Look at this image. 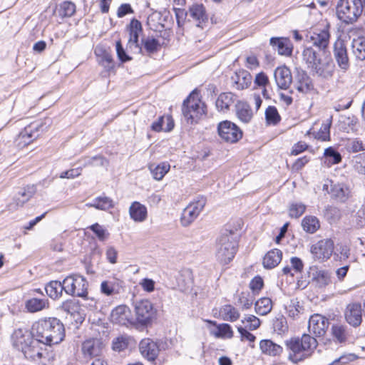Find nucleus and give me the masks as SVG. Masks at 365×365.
I'll use <instances>...</instances> for the list:
<instances>
[{
  "label": "nucleus",
  "mask_w": 365,
  "mask_h": 365,
  "mask_svg": "<svg viewBox=\"0 0 365 365\" xmlns=\"http://www.w3.org/2000/svg\"><path fill=\"white\" fill-rule=\"evenodd\" d=\"M33 335L38 344L52 346L61 343L65 337L63 323L57 318H44L32 324Z\"/></svg>",
  "instance_id": "nucleus-1"
},
{
  "label": "nucleus",
  "mask_w": 365,
  "mask_h": 365,
  "mask_svg": "<svg viewBox=\"0 0 365 365\" xmlns=\"http://www.w3.org/2000/svg\"><path fill=\"white\" fill-rule=\"evenodd\" d=\"M302 59L313 76L328 79L333 76L335 65L326 50L307 47L302 52Z\"/></svg>",
  "instance_id": "nucleus-2"
},
{
  "label": "nucleus",
  "mask_w": 365,
  "mask_h": 365,
  "mask_svg": "<svg viewBox=\"0 0 365 365\" xmlns=\"http://www.w3.org/2000/svg\"><path fill=\"white\" fill-rule=\"evenodd\" d=\"M12 346L22 351L24 356L34 361H39L43 357V349L38 344L33 335V329H16L11 336Z\"/></svg>",
  "instance_id": "nucleus-3"
},
{
  "label": "nucleus",
  "mask_w": 365,
  "mask_h": 365,
  "mask_svg": "<svg viewBox=\"0 0 365 365\" xmlns=\"http://www.w3.org/2000/svg\"><path fill=\"white\" fill-rule=\"evenodd\" d=\"M289 351L288 359L298 364L310 358L318 346L317 340L310 334H304L301 338L294 337L285 341Z\"/></svg>",
  "instance_id": "nucleus-4"
},
{
  "label": "nucleus",
  "mask_w": 365,
  "mask_h": 365,
  "mask_svg": "<svg viewBox=\"0 0 365 365\" xmlns=\"http://www.w3.org/2000/svg\"><path fill=\"white\" fill-rule=\"evenodd\" d=\"M237 249L236 235L232 231L225 230L221 234L216 242L215 256L217 260L222 264H227L232 260Z\"/></svg>",
  "instance_id": "nucleus-5"
},
{
  "label": "nucleus",
  "mask_w": 365,
  "mask_h": 365,
  "mask_svg": "<svg viewBox=\"0 0 365 365\" xmlns=\"http://www.w3.org/2000/svg\"><path fill=\"white\" fill-rule=\"evenodd\" d=\"M362 11L361 0H339L336 6V14L339 19L346 24L356 21Z\"/></svg>",
  "instance_id": "nucleus-6"
},
{
  "label": "nucleus",
  "mask_w": 365,
  "mask_h": 365,
  "mask_svg": "<svg viewBox=\"0 0 365 365\" xmlns=\"http://www.w3.org/2000/svg\"><path fill=\"white\" fill-rule=\"evenodd\" d=\"M182 111L187 122L190 123H196L205 114V105L199 98L197 91H192L184 101Z\"/></svg>",
  "instance_id": "nucleus-7"
},
{
  "label": "nucleus",
  "mask_w": 365,
  "mask_h": 365,
  "mask_svg": "<svg viewBox=\"0 0 365 365\" xmlns=\"http://www.w3.org/2000/svg\"><path fill=\"white\" fill-rule=\"evenodd\" d=\"M64 291L66 294L82 298L88 294V282L85 277L79 274H71L63 279Z\"/></svg>",
  "instance_id": "nucleus-8"
},
{
  "label": "nucleus",
  "mask_w": 365,
  "mask_h": 365,
  "mask_svg": "<svg viewBox=\"0 0 365 365\" xmlns=\"http://www.w3.org/2000/svg\"><path fill=\"white\" fill-rule=\"evenodd\" d=\"M206 204L203 197H198L196 201L190 202L183 210L181 224L184 227L189 226L200 215Z\"/></svg>",
  "instance_id": "nucleus-9"
},
{
  "label": "nucleus",
  "mask_w": 365,
  "mask_h": 365,
  "mask_svg": "<svg viewBox=\"0 0 365 365\" xmlns=\"http://www.w3.org/2000/svg\"><path fill=\"white\" fill-rule=\"evenodd\" d=\"M217 130L220 136L227 142L235 143L242 137V130L229 120L221 122L218 125Z\"/></svg>",
  "instance_id": "nucleus-10"
},
{
  "label": "nucleus",
  "mask_w": 365,
  "mask_h": 365,
  "mask_svg": "<svg viewBox=\"0 0 365 365\" xmlns=\"http://www.w3.org/2000/svg\"><path fill=\"white\" fill-rule=\"evenodd\" d=\"M185 14H188L193 20L197 21V26H200V24L207 20V16L205 6L202 4H195L190 6L188 12L185 13L184 10L176 9L175 16L178 26H180V17Z\"/></svg>",
  "instance_id": "nucleus-11"
},
{
  "label": "nucleus",
  "mask_w": 365,
  "mask_h": 365,
  "mask_svg": "<svg viewBox=\"0 0 365 365\" xmlns=\"http://www.w3.org/2000/svg\"><path fill=\"white\" fill-rule=\"evenodd\" d=\"M135 312L137 321L144 325L150 322L155 314L152 303L148 299L137 302L135 304Z\"/></svg>",
  "instance_id": "nucleus-12"
},
{
  "label": "nucleus",
  "mask_w": 365,
  "mask_h": 365,
  "mask_svg": "<svg viewBox=\"0 0 365 365\" xmlns=\"http://www.w3.org/2000/svg\"><path fill=\"white\" fill-rule=\"evenodd\" d=\"M334 251V242L330 239L319 240L311 247V252L315 259L325 261L330 258Z\"/></svg>",
  "instance_id": "nucleus-13"
},
{
  "label": "nucleus",
  "mask_w": 365,
  "mask_h": 365,
  "mask_svg": "<svg viewBox=\"0 0 365 365\" xmlns=\"http://www.w3.org/2000/svg\"><path fill=\"white\" fill-rule=\"evenodd\" d=\"M329 319L319 314H314L309 319L308 329L315 336H323L329 327Z\"/></svg>",
  "instance_id": "nucleus-14"
},
{
  "label": "nucleus",
  "mask_w": 365,
  "mask_h": 365,
  "mask_svg": "<svg viewBox=\"0 0 365 365\" xmlns=\"http://www.w3.org/2000/svg\"><path fill=\"white\" fill-rule=\"evenodd\" d=\"M104 349L103 342L98 339L86 340L81 346L84 358L94 359L102 356Z\"/></svg>",
  "instance_id": "nucleus-15"
},
{
  "label": "nucleus",
  "mask_w": 365,
  "mask_h": 365,
  "mask_svg": "<svg viewBox=\"0 0 365 365\" xmlns=\"http://www.w3.org/2000/svg\"><path fill=\"white\" fill-rule=\"evenodd\" d=\"M100 290L101 294L107 297L118 295L124 291V282L120 279L111 277L101 282Z\"/></svg>",
  "instance_id": "nucleus-16"
},
{
  "label": "nucleus",
  "mask_w": 365,
  "mask_h": 365,
  "mask_svg": "<svg viewBox=\"0 0 365 365\" xmlns=\"http://www.w3.org/2000/svg\"><path fill=\"white\" fill-rule=\"evenodd\" d=\"M346 322L353 327H358L362 322V309L359 302L349 304L344 311Z\"/></svg>",
  "instance_id": "nucleus-17"
},
{
  "label": "nucleus",
  "mask_w": 365,
  "mask_h": 365,
  "mask_svg": "<svg viewBox=\"0 0 365 365\" xmlns=\"http://www.w3.org/2000/svg\"><path fill=\"white\" fill-rule=\"evenodd\" d=\"M334 56L339 67L346 71L349 68V59L344 41L338 39L334 44Z\"/></svg>",
  "instance_id": "nucleus-18"
},
{
  "label": "nucleus",
  "mask_w": 365,
  "mask_h": 365,
  "mask_svg": "<svg viewBox=\"0 0 365 365\" xmlns=\"http://www.w3.org/2000/svg\"><path fill=\"white\" fill-rule=\"evenodd\" d=\"M43 124L42 122L36 121L28 126L19 133L18 139L20 143L27 145L31 143L34 139L39 136V130H43Z\"/></svg>",
  "instance_id": "nucleus-19"
},
{
  "label": "nucleus",
  "mask_w": 365,
  "mask_h": 365,
  "mask_svg": "<svg viewBox=\"0 0 365 365\" xmlns=\"http://www.w3.org/2000/svg\"><path fill=\"white\" fill-rule=\"evenodd\" d=\"M329 29V25H327L323 29H316L313 33L310 34L309 42L317 47V50H326L327 48L330 38Z\"/></svg>",
  "instance_id": "nucleus-20"
},
{
  "label": "nucleus",
  "mask_w": 365,
  "mask_h": 365,
  "mask_svg": "<svg viewBox=\"0 0 365 365\" xmlns=\"http://www.w3.org/2000/svg\"><path fill=\"white\" fill-rule=\"evenodd\" d=\"M110 320L113 324L127 326L131 323L130 309L125 305L118 306L112 311Z\"/></svg>",
  "instance_id": "nucleus-21"
},
{
  "label": "nucleus",
  "mask_w": 365,
  "mask_h": 365,
  "mask_svg": "<svg viewBox=\"0 0 365 365\" xmlns=\"http://www.w3.org/2000/svg\"><path fill=\"white\" fill-rule=\"evenodd\" d=\"M295 88L303 94L310 93L314 90L312 80L304 71H298L295 77Z\"/></svg>",
  "instance_id": "nucleus-22"
},
{
  "label": "nucleus",
  "mask_w": 365,
  "mask_h": 365,
  "mask_svg": "<svg viewBox=\"0 0 365 365\" xmlns=\"http://www.w3.org/2000/svg\"><path fill=\"white\" fill-rule=\"evenodd\" d=\"M275 82L280 89H287L292 82L290 70L287 66H280L274 73Z\"/></svg>",
  "instance_id": "nucleus-23"
},
{
  "label": "nucleus",
  "mask_w": 365,
  "mask_h": 365,
  "mask_svg": "<svg viewBox=\"0 0 365 365\" xmlns=\"http://www.w3.org/2000/svg\"><path fill=\"white\" fill-rule=\"evenodd\" d=\"M139 350L141 354L149 361L155 360L159 353L158 346L150 339H144L140 341Z\"/></svg>",
  "instance_id": "nucleus-24"
},
{
  "label": "nucleus",
  "mask_w": 365,
  "mask_h": 365,
  "mask_svg": "<svg viewBox=\"0 0 365 365\" xmlns=\"http://www.w3.org/2000/svg\"><path fill=\"white\" fill-rule=\"evenodd\" d=\"M129 39H128V45L130 47H132L133 45L136 48H138L139 53H143V48L138 43L139 34L142 32V25L141 23L133 19L131 20L129 26Z\"/></svg>",
  "instance_id": "nucleus-25"
},
{
  "label": "nucleus",
  "mask_w": 365,
  "mask_h": 365,
  "mask_svg": "<svg viewBox=\"0 0 365 365\" xmlns=\"http://www.w3.org/2000/svg\"><path fill=\"white\" fill-rule=\"evenodd\" d=\"M237 96L232 92L222 93L216 100L217 109L222 113H227L231 106L237 103Z\"/></svg>",
  "instance_id": "nucleus-26"
},
{
  "label": "nucleus",
  "mask_w": 365,
  "mask_h": 365,
  "mask_svg": "<svg viewBox=\"0 0 365 365\" xmlns=\"http://www.w3.org/2000/svg\"><path fill=\"white\" fill-rule=\"evenodd\" d=\"M251 74L245 70H240L235 72L232 77L233 87L237 90H244L247 88L252 83Z\"/></svg>",
  "instance_id": "nucleus-27"
},
{
  "label": "nucleus",
  "mask_w": 365,
  "mask_h": 365,
  "mask_svg": "<svg viewBox=\"0 0 365 365\" xmlns=\"http://www.w3.org/2000/svg\"><path fill=\"white\" fill-rule=\"evenodd\" d=\"M269 43L279 54L283 56H290L292 54V47L288 38L272 37L270 38Z\"/></svg>",
  "instance_id": "nucleus-28"
},
{
  "label": "nucleus",
  "mask_w": 365,
  "mask_h": 365,
  "mask_svg": "<svg viewBox=\"0 0 365 365\" xmlns=\"http://www.w3.org/2000/svg\"><path fill=\"white\" fill-rule=\"evenodd\" d=\"M48 301L45 297L43 298L32 297L25 302V308L30 313L42 311L48 308Z\"/></svg>",
  "instance_id": "nucleus-29"
},
{
  "label": "nucleus",
  "mask_w": 365,
  "mask_h": 365,
  "mask_svg": "<svg viewBox=\"0 0 365 365\" xmlns=\"http://www.w3.org/2000/svg\"><path fill=\"white\" fill-rule=\"evenodd\" d=\"M76 6L70 1H64L57 5L54 10V14L61 19L70 18L76 13Z\"/></svg>",
  "instance_id": "nucleus-30"
},
{
  "label": "nucleus",
  "mask_w": 365,
  "mask_h": 365,
  "mask_svg": "<svg viewBox=\"0 0 365 365\" xmlns=\"http://www.w3.org/2000/svg\"><path fill=\"white\" fill-rule=\"evenodd\" d=\"M312 275L313 283L319 288H324L331 282V276L328 271L312 269Z\"/></svg>",
  "instance_id": "nucleus-31"
},
{
  "label": "nucleus",
  "mask_w": 365,
  "mask_h": 365,
  "mask_svg": "<svg viewBox=\"0 0 365 365\" xmlns=\"http://www.w3.org/2000/svg\"><path fill=\"white\" fill-rule=\"evenodd\" d=\"M282 252L278 249L269 251L263 258V266L266 269H272L281 262Z\"/></svg>",
  "instance_id": "nucleus-32"
},
{
  "label": "nucleus",
  "mask_w": 365,
  "mask_h": 365,
  "mask_svg": "<svg viewBox=\"0 0 365 365\" xmlns=\"http://www.w3.org/2000/svg\"><path fill=\"white\" fill-rule=\"evenodd\" d=\"M131 219L135 222H143L147 218V208L138 202H134L129 208Z\"/></svg>",
  "instance_id": "nucleus-33"
},
{
  "label": "nucleus",
  "mask_w": 365,
  "mask_h": 365,
  "mask_svg": "<svg viewBox=\"0 0 365 365\" xmlns=\"http://www.w3.org/2000/svg\"><path fill=\"white\" fill-rule=\"evenodd\" d=\"M259 348L262 353L272 356H279L283 351L281 346L269 339L262 340L259 343Z\"/></svg>",
  "instance_id": "nucleus-34"
},
{
  "label": "nucleus",
  "mask_w": 365,
  "mask_h": 365,
  "mask_svg": "<svg viewBox=\"0 0 365 365\" xmlns=\"http://www.w3.org/2000/svg\"><path fill=\"white\" fill-rule=\"evenodd\" d=\"M36 188L34 185H28L21 189L15 196L14 201L17 206H23L36 193Z\"/></svg>",
  "instance_id": "nucleus-35"
},
{
  "label": "nucleus",
  "mask_w": 365,
  "mask_h": 365,
  "mask_svg": "<svg viewBox=\"0 0 365 365\" xmlns=\"http://www.w3.org/2000/svg\"><path fill=\"white\" fill-rule=\"evenodd\" d=\"M237 118L243 123H248L252 118V112L247 103L238 101L235 103Z\"/></svg>",
  "instance_id": "nucleus-36"
},
{
  "label": "nucleus",
  "mask_w": 365,
  "mask_h": 365,
  "mask_svg": "<svg viewBox=\"0 0 365 365\" xmlns=\"http://www.w3.org/2000/svg\"><path fill=\"white\" fill-rule=\"evenodd\" d=\"M331 197L340 201L345 202L349 195V187L343 183L334 184L330 190Z\"/></svg>",
  "instance_id": "nucleus-37"
},
{
  "label": "nucleus",
  "mask_w": 365,
  "mask_h": 365,
  "mask_svg": "<svg viewBox=\"0 0 365 365\" xmlns=\"http://www.w3.org/2000/svg\"><path fill=\"white\" fill-rule=\"evenodd\" d=\"M45 290L46 294L52 299H56L62 295L64 291V282L59 281H51L46 285Z\"/></svg>",
  "instance_id": "nucleus-38"
},
{
  "label": "nucleus",
  "mask_w": 365,
  "mask_h": 365,
  "mask_svg": "<svg viewBox=\"0 0 365 365\" xmlns=\"http://www.w3.org/2000/svg\"><path fill=\"white\" fill-rule=\"evenodd\" d=\"M220 315L223 320L231 322L237 321L240 317L238 310L230 304L222 306L220 309Z\"/></svg>",
  "instance_id": "nucleus-39"
},
{
  "label": "nucleus",
  "mask_w": 365,
  "mask_h": 365,
  "mask_svg": "<svg viewBox=\"0 0 365 365\" xmlns=\"http://www.w3.org/2000/svg\"><path fill=\"white\" fill-rule=\"evenodd\" d=\"M352 53L359 60L365 59V38H354L351 43Z\"/></svg>",
  "instance_id": "nucleus-40"
},
{
  "label": "nucleus",
  "mask_w": 365,
  "mask_h": 365,
  "mask_svg": "<svg viewBox=\"0 0 365 365\" xmlns=\"http://www.w3.org/2000/svg\"><path fill=\"white\" fill-rule=\"evenodd\" d=\"M170 164L165 162L161 163L157 165L151 164L149 165V170H150L153 177L156 180H161L165 175L170 170Z\"/></svg>",
  "instance_id": "nucleus-41"
},
{
  "label": "nucleus",
  "mask_w": 365,
  "mask_h": 365,
  "mask_svg": "<svg viewBox=\"0 0 365 365\" xmlns=\"http://www.w3.org/2000/svg\"><path fill=\"white\" fill-rule=\"evenodd\" d=\"M332 336L339 343H344L346 341L348 336L347 327L344 324H333L331 328Z\"/></svg>",
  "instance_id": "nucleus-42"
},
{
  "label": "nucleus",
  "mask_w": 365,
  "mask_h": 365,
  "mask_svg": "<svg viewBox=\"0 0 365 365\" xmlns=\"http://www.w3.org/2000/svg\"><path fill=\"white\" fill-rule=\"evenodd\" d=\"M86 206L107 210L113 207V203L112 200L108 197H99L93 200L92 202L86 203Z\"/></svg>",
  "instance_id": "nucleus-43"
},
{
  "label": "nucleus",
  "mask_w": 365,
  "mask_h": 365,
  "mask_svg": "<svg viewBox=\"0 0 365 365\" xmlns=\"http://www.w3.org/2000/svg\"><path fill=\"white\" fill-rule=\"evenodd\" d=\"M304 230L309 233H314L320 227L319 220L314 216H306L302 222Z\"/></svg>",
  "instance_id": "nucleus-44"
},
{
  "label": "nucleus",
  "mask_w": 365,
  "mask_h": 365,
  "mask_svg": "<svg viewBox=\"0 0 365 365\" xmlns=\"http://www.w3.org/2000/svg\"><path fill=\"white\" fill-rule=\"evenodd\" d=\"M272 309V300L267 297H263L257 300L255 303V311L259 315H266L271 312Z\"/></svg>",
  "instance_id": "nucleus-45"
},
{
  "label": "nucleus",
  "mask_w": 365,
  "mask_h": 365,
  "mask_svg": "<svg viewBox=\"0 0 365 365\" xmlns=\"http://www.w3.org/2000/svg\"><path fill=\"white\" fill-rule=\"evenodd\" d=\"M141 43L148 54L156 53L160 48V42L153 37L142 38Z\"/></svg>",
  "instance_id": "nucleus-46"
},
{
  "label": "nucleus",
  "mask_w": 365,
  "mask_h": 365,
  "mask_svg": "<svg viewBox=\"0 0 365 365\" xmlns=\"http://www.w3.org/2000/svg\"><path fill=\"white\" fill-rule=\"evenodd\" d=\"M331 117L323 122L319 130L317 133L316 138L322 141L330 140V128L331 125Z\"/></svg>",
  "instance_id": "nucleus-47"
},
{
  "label": "nucleus",
  "mask_w": 365,
  "mask_h": 365,
  "mask_svg": "<svg viewBox=\"0 0 365 365\" xmlns=\"http://www.w3.org/2000/svg\"><path fill=\"white\" fill-rule=\"evenodd\" d=\"M324 155L326 160L331 165L338 164L341 161V154L332 147L326 148Z\"/></svg>",
  "instance_id": "nucleus-48"
},
{
  "label": "nucleus",
  "mask_w": 365,
  "mask_h": 365,
  "mask_svg": "<svg viewBox=\"0 0 365 365\" xmlns=\"http://www.w3.org/2000/svg\"><path fill=\"white\" fill-rule=\"evenodd\" d=\"M265 118L268 124L276 125L280 120V115L274 106H269L265 110Z\"/></svg>",
  "instance_id": "nucleus-49"
},
{
  "label": "nucleus",
  "mask_w": 365,
  "mask_h": 365,
  "mask_svg": "<svg viewBox=\"0 0 365 365\" xmlns=\"http://www.w3.org/2000/svg\"><path fill=\"white\" fill-rule=\"evenodd\" d=\"M288 315L295 319L297 318L302 310V307L297 299H291L289 304L286 306Z\"/></svg>",
  "instance_id": "nucleus-50"
},
{
  "label": "nucleus",
  "mask_w": 365,
  "mask_h": 365,
  "mask_svg": "<svg viewBox=\"0 0 365 365\" xmlns=\"http://www.w3.org/2000/svg\"><path fill=\"white\" fill-rule=\"evenodd\" d=\"M306 206L302 202H293L289 207V215L291 217L298 218L305 212Z\"/></svg>",
  "instance_id": "nucleus-51"
},
{
  "label": "nucleus",
  "mask_w": 365,
  "mask_h": 365,
  "mask_svg": "<svg viewBox=\"0 0 365 365\" xmlns=\"http://www.w3.org/2000/svg\"><path fill=\"white\" fill-rule=\"evenodd\" d=\"M218 332L216 334L217 337H226L230 339L233 336V331L228 324H220L217 327Z\"/></svg>",
  "instance_id": "nucleus-52"
},
{
  "label": "nucleus",
  "mask_w": 365,
  "mask_h": 365,
  "mask_svg": "<svg viewBox=\"0 0 365 365\" xmlns=\"http://www.w3.org/2000/svg\"><path fill=\"white\" fill-rule=\"evenodd\" d=\"M61 309L68 314L74 316L76 314L79 313L78 310L80 307L75 302L72 300H67L63 302Z\"/></svg>",
  "instance_id": "nucleus-53"
},
{
  "label": "nucleus",
  "mask_w": 365,
  "mask_h": 365,
  "mask_svg": "<svg viewBox=\"0 0 365 365\" xmlns=\"http://www.w3.org/2000/svg\"><path fill=\"white\" fill-rule=\"evenodd\" d=\"M89 228L96 234L100 241L106 240L109 235L107 230L98 223L92 225Z\"/></svg>",
  "instance_id": "nucleus-54"
},
{
  "label": "nucleus",
  "mask_w": 365,
  "mask_h": 365,
  "mask_svg": "<svg viewBox=\"0 0 365 365\" xmlns=\"http://www.w3.org/2000/svg\"><path fill=\"white\" fill-rule=\"evenodd\" d=\"M128 341L125 336L118 337L113 341V349L118 351L125 350L128 347Z\"/></svg>",
  "instance_id": "nucleus-55"
},
{
  "label": "nucleus",
  "mask_w": 365,
  "mask_h": 365,
  "mask_svg": "<svg viewBox=\"0 0 365 365\" xmlns=\"http://www.w3.org/2000/svg\"><path fill=\"white\" fill-rule=\"evenodd\" d=\"M243 324L248 323L247 327L251 330L257 329L260 325L259 319L254 315H248L242 320Z\"/></svg>",
  "instance_id": "nucleus-56"
},
{
  "label": "nucleus",
  "mask_w": 365,
  "mask_h": 365,
  "mask_svg": "<svg viewBox=\"0 0 365 365\" xmlns=\"http://www.w3.org/2000/svg\"><path fill=\"white\" fill-rule=\"evenodd\" d=\"M348 149L353 153L364 151L365 150V145L361 140L356 138L349 142Z\"/></svg>",
  "instance_id": "nucleus-57"
},
{
  "label": "nucleus",
  "mask_w": 365,
  "mask_h": 365,
  "mask_svg": "<svg viewBox=\"0 0 365 365\" xmlns=\"http://www.w3.org/2000/svg\"><path fill=\"white\" fill-rule=\"evenodd\" d=\"M116 53H117L118 58L122 62H126V61L131 60V58L128 55H127L124 48H123L120 41H118L116 42Z\"/></svg>",
  "instance_id": "nucleus-58"
},
{
  "label": "nucleus",
  "mask_w": 365,
  "mask_h": 365,
  "mask_svg": "<svg viewBox=\"0 0 365 365\" xmlns=\"http://www.w3.org/2000/svg\"><path fill=\"white\" fill-rule=\"evenodd\" d=\"M253 299L248 297L245 293H241L238 299V304L243 309H248L251 307Z\"/></svg>",
  "instance_id": "nucleus-59"
},
{
  "label": "nucleus",
  "mask_w": 365,
  "mask_h": 365,
  "mask_svg": "<svg viewBox=\"0 0 365 365\" xmlns=\"http://www.w3.org/2000/svg\"><path fill=\"white\" fill-rule=\"evenodd\" d=\"M358 359V356L354 354H348L341 356L339 358L335 359L332 362V365L336 364V363H341V364H346L350 361H354Z\"/></svg>",
  "instance_id": "nucleus-60"
},
{
  "label": "nucleus",
  "mask_w": 365,
  "mask_h": 365,
  "mask_svg": "<svg viewBox=\"0 0 365 365\" xmlns=\"http://www.w3.org/2000/svg\"><path fill=\"white\" fill-rule=\"evenodd\" d=\"M134 11L129 4H121L117 11V16L118 18H122L128 14H133Z\"/></svg>",
  "instance_id": "nucleus-61"
},
{
  "label": "nucleus",
  "mask_w": 365,
  "mask_h": 365,
  "mask_svg": "<svg viewBox=\"0 0 365 365\" xmlns=\"http://www.w3.org/2000/svg\"><path fill=\"white\" fill-rule=\"evenodd\" d=\"M291 267L294 272H301L303 269L304 264L301 259L293 257L290 259Z\"/></svg>",
  "instance_id": "nucleus-62"
},
{
  "label": "nucleus",
  "mask_w": 365,
  "mask_h": 365,
  "mask_svg": "<svg viewBox=\"0 0 365 365\" xmlns=\"http://www.w3.org/2000/svg\"><path fill=\"white\" fill-rule=\"evenodd\" d=\"M263 287V279L260 277H255L250 283V287L253 292H258Z\"/></svg>",
  "instance_id": "nucleus-63"
},
{
  "label": "nucleus",
  "mask_w": 365,
  "mask_h": 365,
  "mask_svg": "<svg viewBox=\"0 0 365 365\" xmlns=\"http://www.w3.org/2000/svg\"><path fill=\"white\" fill-rule=\"evenodd\" d=\"M140 285L142 287L144 291L151 292L155 289V282L148 278L142 279L140 282Z\"/></svg>",
  "instance_id": "nucleus-64"
}]
</instances>
